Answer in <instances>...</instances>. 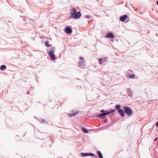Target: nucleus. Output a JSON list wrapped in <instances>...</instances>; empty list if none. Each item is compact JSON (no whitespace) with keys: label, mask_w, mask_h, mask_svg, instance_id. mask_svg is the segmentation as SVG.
<instances>
[{"label":"nucleus","mask_w":158,"mask_h":158,"mask_svg":"<svg viewBox=\"0 0 158 158\" xmlns=\"http://www.w3.org/2000/svg\"><path fill=\"white\" fill-rule=\"evenodd\" d=\"M106 112L102 113L101 114H100L98 115V117L100 118H101L102 117H104L107 115H108L111 113L114 112V110H111L109 112H107V111H106Z\"/></svg>","instance_id":"7ed1b4c3"},{"label":"nucleus","mask_w":158,"mask_h":158,"mask_svg":"<svg viewBox=\"0 0 158 158\" xmlns=\"http://www.w3.org/2000/svg\"><path fill=\"white\" fill-rule=\"evenodd\" d=\"M121 105H117L115 106V108L117 109H120V108H121Z\"/></svg>","instance_id":"f3484780"},{"label":"nucleus","mask_w":158,"mask_h":158,"mask_svg":"<svg viewBox=\"0 0 158 158\" xmlns=\"http://www.w3.org/2000/svg\"><path fill=\"white\" fill-rule=\"evenodd\" d=\"M81 156H94V153H81Z\"/></svg>","instance_id":"423d86ee"},{"label":"nucleus","mask_w":158,"mask_h":158,"mask_svg":"<svg viewBox=\"0 0 158 158\" xmlns=\"http://www.w3.org/2000/svg\"><path fill=\"white\" fill-rule=\"evenodd\" d=\"M64 31L66 33L68 34H69L72 33V30L69 27H66L65 28Z\"/></svg>","instance_id":"39448f33"},{"label":"nucleus","mask_w":158,"mask_h":158,"mask_svg":"<svg viewBox=\"0 0 158 158\" xmlns=\"http://www.w3.org/2000/svg\"><path fill=\"white\" fill-rule=\"evenodd\" d=\"M97 153H98V155L99 156V158L101 157L102 158V157H103L102 156V154L101 152L100 151H98Z\"/></svg>","instance_id":"2eb2a0df"},{"label":"nucleus","mask_w":158,"mask_h":158,"mask_svg":"<svg viewBox=\"0 0 158 158\" xmlns=\"http://www.w3.org/2000/svg\"><path fill=\"white\" fill-rule=\"evenodd\" d=\"M101 112L102 113H104V110H101Z\"/></svg>","instance_id":"412c9836"},{"label":"nucleus","mask_w":158,"mask_h":158,"mask_svg":"<svg viewBox=\"0 0 158 158\" xmlns=\"http://www.w3.org/2000/svg\"><path fill=\"white\" fill-rule=\"evenodd\" d=\"M135 77V74H132L129 76V77L130 78H134Z\"/></svg>","instance_id":"a211bd4d"},{"label":"nucleus","mask_w":158,"mask_h":158,"mask_svg":"<svg viewBox=\"0 0 158 158\" xmlns=\"http://www.w3.org/2000/svg\"><path fill=\"white\" fill-rule=\"evenodd\" d=\"M82 130L83 132H84V133H87L88 132V131H87L86 128L83 127L82 128Z\"/></svg>","instance_id":"dca6fc26"},{"label":"nucleus","mask_w":158,"mask_h":158,"mask_svg":"<svg viewBox=\"0 0 158 158\" xmlns=\"http://www.w3.org/2000/svg\"><path fill=\"white\" fill-rule=\"evenodd\" d=\"M156 127H158V121L156 123Z\"/></svg>","instance_id":"5701e85b"},{"label":"nucleus","mask_w":158,"mask_h":158,"mask_svg":"<svg viewBox=\"0 0 158 158\" xmlns=\"http://www.w3.org/2000/svg\"><path fill=\"white\" fill-rule=\"evenodd\" d=\"M49 41L46 40L45 43V45L48 47H50L51 46V45L49 44Z\"/></svg>","instance_id":"4468645a"},{"label":"nucleus","mask_w":158,"mask_h":158,"mask_svg":"<svg viewBox=\"0 0 158 158\" xmlns=\"http://www.w3.org/2000/svg\"><path fill=\"white\" fill-rule=\"evenodd\" d=\"M80 58L81 60H82L84 59V58L82 57H80Z\"/></svg>","instance_id":"6ab92c4d"},{"label":"nucleus","mask_w":158,"mask_h":158,"mask_svg":"<svg viewBox=\"0 0 158 158\" xmlns=\"http://www.w3.org/2000/svg\"><path fill=\"white\" fill-rule=\"evenodd\" d=\"M157 140V138H156L155 139L154 141H156Z\"/></svg>","instance_id":"4be33fe9"},{"label":"nucleus","mask_w":158,"mask_h":158,"mask_svg":"<svg viewBox=\"0 0 158 158\" xmlns=\"http://www.w3.org/2000/svg\"><path fill=\"white\" fill-rule=\"evenodd\" d=\"M6 68V66L5 65H2L0 67V69L2 70H4Z\"/></svg>","instance_id":"ddd939ff"},{"label":"nucleus","mask_w":158,"mask_h":158,"mask_svg":"<svg viewBox=\"0 0 158 158\" xmlns=\"http://www.w3.org/2000/svg\"><path fill=\"white\" fill-rule=\"evenodd\" d=\"M106 58H104L103 59H102V58H100L99 59V63L100 64H102V63L103 60L105 61H106Z\"/></svg>","instance_id":"9b49d317"},{"label":"nucleus","mask_w":158,"mask_h":158,"mask_svg":"<svg viewBox=\"0 0 158 158\" xmlns=\"http://www.w3.org/2000/svg\"><path fill=\"white\" fill-rule=\"evenodd\" d=\"M156 4L158 5V1H157L156 2Z\"/></svg>","instance_id":"b1692460"},{"label":"nucleus","mask_w":158,"mask_h":158,"mask_svg":"<svg viewBox=\"0 0 158 158\" xmlns=\"http://www.w3.org/2000/svg\"><path fill=\"white\" fill-rule=\"evenodd\" d=\"M79 66L81 68H83L85 66V62L83 61H81L79 62Z\"/></svg>","instance_id":"1a4fd4ad"},{"label":"nucleus","mask_w":158,"mask_h":158,"mask_svg":"<svg viewBox=\"0 0 158 158\" xmlns=\"http://www.w3.org/2000/svg\"><path fill=\"white\" fill-rule=\"evenodd\" d=\"M101 158V157H100V158ZM102 158H103V157H102Z\"/></svg>","instance_id":"393cba45"},{"label":"nucleus","mask_w":158,"mask_h":158,"mask_svg":"<svg viewBox=\"0 0 158 158\" xmlns=\"http://www.w3.org/2000/svg\"><path fill=\"white\" fill-rule=\"evenodd\" d=\"M128 16L127 15H124L123 16H121L120 18V20L121 21L123 22L127 18Z\"/></svg>","instance_id":"0eeeda50"},{"label":"nucleus","mask_w":158,"mask_h":158,"mask_svg":"<svg viewBox=\"0 0 158 158\" xmlns=\"http://www.w3.org/2000/svg\"><path fill=\"white\" fill-rule=\"evenodd\" d=\"M118 112L120 114V115L122 117H124L125 116V114L123 111L122 109H119L118 110Z\"/></svg>","instance_id":"9d476101"},{"label":"nucleus","mask_w":158,"mask_h":158,"mask_svg":"<svg viewBox=\"0 0 158 158\" xmlns=\"http://www.w3.org/2000/svg\"><path fill=\"white\" fill-rule=\"evenodd\" d=\"M106 38H113L114 37V36L113 34L110 33H108L106 36Z\"/></svg>","instance_id":"6e6552de"},{"label":"nucleus","mask_w":158,"mask_h":158,"mask_svg":"<svg viewBox=\"0 0 158 158\" xmlns=\"http://www.w3.org/2000/svg\"><path fill=\"white\" fill-rule=\"evenodd\" d=\"M54 50H51L48 53V55L50 56L51 59L52 60H54L56 59L55 56L54 54Z\"/></svg>","instance_id":"20e7f679"},{"label":"nucleus","mask_w":158,"mask_h":158,"mask_svg":"<svg viewBox=\"0 0 158 158\" xmlns=\"http://www.w3.org/2000/svg\"><path fill=\"white\" fill-rule=\"evenodd\" d=\"M70 18L77 19L80 18L81 14L80 12H76V10L75 8H73L70 10Z\"/></svg>","instance_id":"f257e3e1"},{"label":"nucleus","mask_w":158,"mask_h":158,"mask_svg":"<svg viewBox=\"0 0 158 158\" xmlns=\"http://www.w3.org/2000/svg\"><path fill=\"white\" fill-rule=\"evenodd\" d=\"M86 18H90V16L89 15H86Z\"/></svg>","instance_id":"aec40b11"},{"label":"nucleus","mask_w":158,"mask_h":158,"mask_svg":"<svg viewBox=\"0 0 158 158\" xmlns=\"http://www.w3.org/2000/svg\"><path fill=\"white\" fill-rule=\"evenodd\" d=\"M125 112L129 116H131L133 114V111L131 109L127 106L123 107Z\"/></svg>","instance_id":"f03ea898"},{"label":"nucleus","mask_w":158,"mask_h":158,"mask_svg":"<svg viewBox=\"0 0 158 158\" xmlns=\"http://www.w3.org/2000/svg\"><path fill=\"white\" fill-rule=\"evenodd\" d=\"M79 113V112L78 111H76L75 113H73V114H69V115L70 117H73V116H75L76 114Z\"/></svg>","instance_id":"f8f14e48"}]
</instances>
